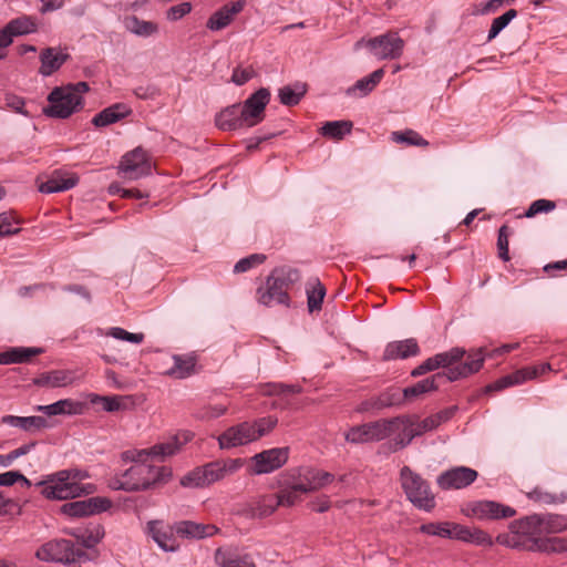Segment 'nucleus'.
<instances>
[{"instance_id":"obj_13","label":"nucleus","mask_w":567,"mask_h":567,"mask_svg":"<svg viewBox=\"0 0 567 567\" xmlns=\"http://www.w3.org/2000/svg\"><path fill=\"white\" fill-rule=\"evenodd\" d=\"M290 474H295V481L299 484V489L306 493L318 491L333 481L331 473L312 467H299L291 471Z\"/></svg>"},{"instance_id":"obj_51","label":"nucleus","mask_w":567,"mask_h":567,"mask_svg":"<svg viewBox=\"0 0 567 567\" xmlns=\"http://www.w3.org/2000/svg\"><path fill=\"white\" fill-rule=\"evenodd\" d=\"M20 221L11 212L0 214V237L17 235L21 231L20 227H16Z\"/></svg>"},{"instance_id":"obj_58","label":"nucleus","mask_w":567,"mask_h":567,"mask_svg":"<svg viewBox=\"0 0 567 567\" xmlns=\"http://www.w3.org/2000/svg\"><path fill=\"white\" fill-rule=\"evenodd\" d=\"M107 334L115 339L127 341L131 343H136V344L142 343L144 340L143 333H132V332H128L125 329L120 328V327L111 328L110 331L107 332Z\"/></svg>"},{"instance_id":"obj_12","label":"nucleus","mask_w":567,"mask_h":567,"mask_svg":"<svg viewBox=\"0 0 567 567\" xmlns=\"http://www.w3.org/2000/svg\"><path fill=\"white\" fill-rule=\"evenodd\" d=\"M217 441L220 450H230L252 443L257 439L250 422L245 421L228 427L217 437Z\"/></svg>"},{"instance_id":"obj_59","label":"nucleus","mask_w":567,"mask_h":567,"mask_svg":"<svg viewBox=\"0 0 567 567\" xmlns=\"http://www.w3.org/2000/svg\"><path fill=\"white\" fill-rule=\"evenodd\" d=\"M280 506L277 504V496H264L259 499L256 511L260 517H266L271 515L276 508Z\"/></svg>"},{"instance_id":"obj_45","label":"nucleus","mask_w":567,"mask_h":567,"mask_svg":"<svg viewBox=\"0 0 567 567\" xmlns=\"http://www.w3.org/2000/svg\"><path fill=\"white\" fill-rule=\"evenodd\" d=\"M391 138L393 142L399 144H408L412 146L426 147L429 142L423 138L417 132L413 130L395 131L392 132Z\"/></svg>"},{"instance_id":"obj_63","label":"nucleus","mask_w":567,"mask_h":567,"mask_svg":"<svg viewBox=\"0 0 567 567\" xmlns=\"http://www.w3.org/2000/svg\"><path fill=\"white\" fill-rule=\"evenodd\" d=\"M254 74L255 72L251 68H236L233 71L231 82H234L236 85H244L254 76Z\"/></svg>"},{"instance_id":"obj_31","label":"nucleus","mask_w":567,"mask_h":567,"mask_svg":"<svg viewBox=\"0 0 567 567\" xmlns=\"http://www.w3.org/2000/svg\"><path fill=\"white\" fill-rule=\"evenodd\" d=\"M174 364L165 373L175 379H186L196 372L197 359L193 354H174Z\"/></svg>"},{"instance_id":"obj_60","label":"nucleus","mask_w":567,"mask_h":567,"mask_svg":"<svg viewBox=\"0 0 567 567\" xmlns=\"http://www.w3.org/2000/svg\"><path fill=\"white\" fill-rule=\"evenodd\" d=\"M73 381V375L69 371L63 370H54L49 372V383L50 386L58 388V386H65Z\"/></svg>"},{"instance_id":"obj_37","label":"nucleus","mask_w":567,"mask_h":567,"mask_svg":"<svg viewBox=\"0 0 567 567\" xmlns=\"http://www.w3.org/2000/svg\"><path fill=\"white\" fill-rule=\"evenodd\" d=\"M302 494L307 493L299 489V484L295 481V474H290V481L276 495L277 504L286 507L293 506L301 501Z\"/></svg>"},{"instance_id":"obj_11","label":"nucleus","mask_w":567,"mask_h":567,"mask_svg":"<svg viewBox=\"0 0 567 567\" xmlns=\"http://www.w3.org/2000/svg\"><path fill=\"white\" fill-rule=\"evenodd\" d=\"M270 101V92L266 87H260L252 93L241 106V121L246 127H252L265 118V109Z\"/></svg>"},{"instance_id":"obj_53","label":"nucleus","mask_w":567,"mask_h":567,"mask_svg":"<svg viewBox=\"0 0 567 567\" xmlns=\"http://www.w3.org/2000/svg\"><path fill=\"white\" fill-rule=\"evenodd\" d=\"M462 530L465 532L464 538H458L457 540L468 542L476 545H487L491 546L493 544L491 536L481 530V529H471L462 525Z\"/></svg>"},{"instance_id":"obj_19","label":"nucleus","mask_w":567,"mask_h":567,"mask_svg":"<svg viewBox=\"0 0 567 567\" xmlns=\"http://www.w3.org/2000/svg\"><path fill=\"white\" fill-rule=\"evenodd\" d=\"M172 529L178 537L185 539L199 540L212 537L220 532V529L213 524H202L193 520L176 522Z\"/></svg>"},{"instance_id":"obj_9","label":"nucleus","mask_w":567,"mask_h":567,"mask_svg":"<svg viewBox=\"0 0 567 567\" xmlns=\"http://www.w3.org/2000/svg\"><path fill=\"white\" fill-rule=\"evenodd\" d=\"M363 44L367 45L379 60L398 59L401 56L404 48V41L396 32H386L367 41L361 39L354 44V49L358 50Z\"/></svg>"},{"instance_id":"obj_25","label":"nucleus","mask_w":567,"mask_h":567,"mask_svg":"<svg viewBox=\"0 0 567 567\" xmlns=\"http://www.w3.org/2000/svg\"><path fill=\"white\" fill-rule=\"evenodd\" d=\"M420 532L426 535L439 536L450 539H458L465 537L462 525L456 523H427L420 526Z\"/></svg>"},{"instance_id":"obj_5","label":"nucleus","mask_w":567,"mask_h":567,"mask_svg":"<svg viewBox=\"0 0 567 567\" xmlns=\"http://www.w3.org/2000/svg\"><path fill=\"white\" fill-rule=\"evenodd\" d=\"M37 558L43 561L60 563L76 567L87 558L86 553L69 539H54L43 544L35 553Z\"/></svg>"},{"instance_id":"obj_56","label":"nucleus","mask_w":567,"mask_h":567,"mask_svg":"<svg viewBox=\"0 0 567 567\" xmlns=\"http://www.w3.org/2000/svg\"><path fill=\"white\" fill-rule=\"evenodd\" d=\"M301 388L299 385H287L284 383H268L262 386V393L265 395H277L287 393H299Z\"/></svg>"},{"instance_id":"obj_27","label":"nucleus","mask_w":567,"mask_h":567,"mask_svg":"<svg viewBox=\"0 0 567 567\" xmlns=\"http://www.w3.org/2000/svg\"><path fill=\"white\" fill-rule=\"evenodd\" d=\"M524 548L532 551L560 554L567 551V539L557 536L545 538H530L528 540V544L524 545Z\"/></svg>"},{"instance_id":"obj_38","label":"nucleus","mask_w":567,"mask_h":567,"mask_svg":"<svg viewBox=\"0 0 567 567\" xmlns=\"http://www.w3.org/2000/svg\"><path fill=\"white\" fill-rule=\"evenodd\" d=\"M124 27L128 32L143 38L152 37L158 32L157 23L141 20L136 16L126 17Z\"/></svg>"},{"instance_id":"obj_6","label":"nucleus","mask_w":567,"mask_h":567,"mask_svg":"<svg viewBox=\"0 0 567 567\" xmlns=\"http://www.w3.org/2000/svg\"><path fill=\"white\" fill-rule=\"evenodd\" d=\"M401 423L400 417L381 419L351 427L344 437L347 442L353 444L379 442L396 432Z\"/></svg>"},{"instance_id":"obj_54","label":"nucleus","mask_w":567,"mask_h":567,"mask_svg":"<svg viewBox=\"0 0 567 567\" xmlns=\"http://www.w3.org/2000/svg\"><path fill=\"white\" fill-rule=\"evenodd\" d=\"M266 260V256L264 254H252L248 257L241 258L234 266V272L240 274L248 271L249 269L261 265Z\"/></svg>"},{"instance_id":"obj_28","label":"nucleus","mask_w":567,"mask_h":567,"mask_svg":"<svg viewBox=\"0 0 567 567\" xmlns=\"http://www.w3.org/2000/svg\"><path fill=\"white\" fill-rule=\"evenodd\" d=\"M147 530L154 542L164 551H175L178 549V544L173 535L175 532L172 529V526L169 528H163L159 526V522L152 520L147 523Z\"/></svg>"},{"instance_id":"obj_40","label":"nucleus","mask_w":567,"mask_h":567,"mask_svg":"<svg viewBox=\"0 0 567 567\" xmlns=\"http://www.w3.org/2000/svg\"><path fill=\"white\" fill-rule=\"evenodd\" d=\"M37 30V23L31 17H20L11 20L2 31L13 40V37L23 35Z\"/></svg>"},{"instance_id":"obj_18","label":"nucleus","mask_w":567,"mask_h":567,"mask_svg":"<svg viewBox=\"0 0 567 567\" xmlns=\"http://www.w3.org/2000/svg\"><path fill=\"white\" fill-rule=\"evenodd\" d=\"M256 296L258 302L266 307L280 305L289 308L291 305L289 293L278 286L275 280H271L269 276L266 278L265 285L257 289Z\"/></svg>"},{"instance_id":"obj_48","label":"nucleus","mask_w":567,"mask_h":567,"mask_svg":"<svg viewBox=\"0 0 567 567\" xmlns=\"http://www.w3.org/2000/svg\"><path fill=\"white\" fill-rule=\"evenodd\" d=\"M517 11L515 9H509L502 16L495 18L492 22L491 29L488 31L487 41L496 38L502 30H504L508 23L516 18Z\"/></svg>"},{"instance_id":"obj_35","label":"nucleus","mask_w":567,"mask_h":567,"mask_svg":"<svg viewBox=\"0 0 567 567\" xmlns=\"http://www.w3.org/2000/svg\"><path fill=\"white\" fill-rule=\"evenodd\" d=\"M383 75H384V70L382 68L375 70L370 75L358 80L354 83V85L350 86L347 90V94L348 95H357V92H359V96L368 95L381 82Z\"/></svg>"},{"instance_id":"obj_36","label":"nucleus","mask_w":567,"mask_h":567,"mask_svg":"<svg viewBox=\"0 0 567 567\" xmlns=\"http://www.w3.org/2000/svg\"><path fill=\"white\" fill-rule=\"evenodd\" d=\"M271 280H275L278 286H280L284 290L288 292V289L293 284L298 282L301 279V274L297 268L291 266H280L276 267L268 275Z\"/></svg>"},{"instance_id":"obj_30","label":"nucleus","mask_w":567,"mask_h":567,"mask_svg":"<svg viewBox=\"0 0 567 567\" xmlns=\"http://www.w3.org/2000/svg\"><path fill=\"white\" fill-rule=\"evenodd\" d=\"M216 125L223 131H235L241 127H246V123L241 121L240 104H233L224 109L216 116Z\"/></svg>"},{"instance_id":"obj_41","label":"nucleus","mask_w":567,"mask_h":567,"mask_svg":"<svg viewBox=\"0 0 567 567\" xmlns=\"http://www.w3.org/2000/svg\"><path fill=\"white\" fill-rule=\"evenodd\" d=\"M87 399L92 404H101L106 412H116L126 408L127 396L111 395L103 396L95 393L87 394Z\"/></svg>"},{"instance_id":"obj_20","label":"nucleus","mask_w":567,"mask_h":567,"mask_svg":"<svg viewBox=\"0 0 567 567\" xmlns=\"http://www.w3.org/2000/svg\"><path fill=\"white\" fill-rule=\"evenodd\" d=\"M473 515L480 519H499L513 517L516 511L494 501H480L472 506Z\"/></svg>"},{"instance_id":"obj_15","label":"nucleus","mask_w":567,"mask_h":567,"mask_svg":"<svg viewBox=\"0 0 567 567\" xmlns=\"http://www.w3.org/2000/svg\"><path fill=\"white\" fill-rule=\"evenodd\" d=\"M288 456L289 447H274L257 453L252 457L255 463L254 473L266 474L274 472L287 463Z\"/></svg>"},{"instance_id":"obj_42","label":"nucleus","mask_w":567,"mask_h":567,"mask_svg":"<svg viewBox=\"0 0 567 567\" xmlns=\"http://www.w3.org/2000/svg\"><path fill=\"white\" fill-rule=\"evenodd\" d=\"M215 560L219 567H256L247 556L240 558L223 548L216 549Z\"/></svg>"},{"instance_id":"obj_22","label":"nucleus","mask_w":567,"mask_h":567,"mask_svg":"<svg viewBox=\"0 0 567 567\" xmlns=\"http://www.w3.org/2000/svg\"><path fill=\"white\" fill-rule=\"evenodd\" d=\"M86 409L87 404L85 402L75 401L72 399H63L52 404L37 406V411L43 412L48 416L62 414L81 415L86 411Z\"/></svg>"},{"instance_id":"obj_33","label":"nucleus","mask_w":567,"mask_h":567,"mask_svg":"<svg viewBox=\"0 0 567 567\" xmlns=\"http://www.w3.org/2000/svg\"><path fill=\"white\" fill-rule=\"evenodd\" d=\"M435 422H436V419H433L432 415L425 417L422 421L412 420L410 417L409 439L396 440V442L394 444V446H395L394 451L404 449L412 442V440L414 437L420 436L427 431H432V430L436 429Z\"/></svg>"},{"instance_id":"obj_29","label":"nucleus","mask_w":567,"mask_h":567,"mask_svg":"<svg viewBox=\"0 0 567 567\" xmlns=\"http://www.w3.org/2000/svg\"><path fill=\"white\" fill-rule=\"evenodd\" d=\"M131 113L132 110L127 104L115 103L97 113L93 117L92 123L97 127L107 126L128 116Z\"/></svg>"},{"instance_id":"obj_2","label":"nucleus","mask_w":567,"mask_h":567,"mask_svg":"<svg viewBox=\"0 0 567 567\" xmlns=\"http://www.w3.org/2000/svg\"><path fill=\"white\" fill-rule=\"evenodd\" d=\"M465 354L466 351L463 348L455 347L449 351L434 355L437 369H445V371L436 373L446 377L444 384L467 378L468 375L480 371L485 360V349L478 348L471 350L467 353L466 360L461 362Z\"/></svg>"},{"instance_id":"obj_8","label":"nucleus","mask_w":567,"mask_h":567,"mask_svg":"<svg viewBox=\"0 0 567 567\" xmlns=\"http://www.w3.org/2000/svg\"><path fill=\"white\" fill-rule=\"evenodd\" d=\"M41 487V494L48 499H69L91 494L92 488L79 487L75 483H70L66 471H59L48 475L45 480L37 483Z\"/></svg>"},{"instance_id":"obj_24","label":"nucleus","mask_w":567,"mask_h":567,"mask_svg":"<svg viewBox=\"0 0 567 567\" xmlns=\"http://www.w3.org/2000/svg\"><path fill=\"white\" fill-rule=\"evenodd\" d=\"M420 353V348L415 339L410 338L401 341H393L386 344L383 352V360H398L414 357Z\"/></svg>"},{"instance_id":"obj_49","label":"nucleus","mask_w":567,"mask_h":567,"mask_svg":"<svg viewBox=\"0 0 567 567\" xmlns=\"http://www.w3.org/2000/svg\"><path fill=\"white\" fill-rule=\"evenodd\" d=\"M231 21L233 19L228 13V9L221 7L210 16V18L207 20L206 27L212 31H219L228 27Z\"/></svg>"},{"instance_id":"obj_57","label":"nucleus","mask_w":567,"mask_h":567,"mask_svg":"<svg viewBox=\"0 0 567 567\" xmlns=\"http://www.w3.org/2000/svg\"><path fill=\"white\" fill-rule=\"evenodd\" d=\"M508 237H509V228L507 225H503L498 229V237H497V249H498V257L504 260H509L508 255Z\"/></svg>"},{"instance_id":"obj_32","label":"nucleus","mask_w":567,"mask_h":567,"mask_svg":"<svg viewBox=\"0 0 567 567\" xmlns=\"http://www.w3.org/2000/svg\"><path fill=\"white\" fill-rule=\"evenodd\" d=\"M79 182L75 175L54 173L47 182L39 185V190L45 194L64 192L73 188Z\"/></svg>"},{"instance_id":"obj_43","label":"nucleus","mask_w":567,"mask_h":567,"mask_svg":"<svg viewBox=\"0 0 567 567\" xmlns=\"http://www.w3.org/2000/svg\"><path fill=\"white\" fill-rule=\"evenodd\" d=\"M352 130V122L350 121H331L324 123L320 128V133L332 140H342L347 134H350Z\"/></svg>"},{"instance_id":"obj_50","label":"nucleus","mask_w":567,"mask_h":567,"mask_svg":"<svg viewBox=\"0 0 567 567\" xmlns=\"http://www.w3.org/2000/svg\"><path fill=\"white\" fill-rule=\"evenodd\" d=\"M249 422L255 430L256 439L259 440L260 437L269 434L276 427L278 419L269 415Z\"/></svg>"},{"instance_id":"obj_39","label":"nucleus","mask_w":567,"mask_h":567,"mask_svg":"<svg viewBox=\"0 0 567 567\" xmlns=\"http://www.w3.org/2000/svg\"><path fill=\"white\" fill-rule=\"evenodd\" d=\"M1 423L19 427L23 431L40 430L47 426V420L42 416H16L4 415Z\"/></svg>"},{"instance_id":"obj_1","label":"nucleus","mask_w":567,"mask_h":567,"mask_svg":"<svg viewBox=\"0 0 567 567\" xmlns=\"http://www.w3.org/2000/svg\"><path fill=\"white\" fill-rule=\"evenodd\" d=\"M190 439L188 433L174 436L171 441L159 443L151 449L140 451H125L122 454L123 460L134 462L135 464L114 477L110 486L114 489L126 492L145 491L155 487L158 484L166 483L172 472L166 466H154L146 464L148 456L163 461L166 456L174 455L182 444Z\"/></svg>"},{"instance_id":"obj_23","label":"nucleus","mask_w":567,"mask_h":567,"mask_svg":"<svg viewBox=\"0 0 567 567\" xmlns=\"http://www.w3.org/2000/svg\"><path fill=\"white\" fill-rule=\"evenodd\" d=\"M70 55L62 52L58 48H45L40 53L41 66L39 73L43 76H50L58 71L68 60Z\"/></svg>"},{"instance_id":"obj_3","label":"nucleus","mask_w":567,"mask_h":567,"mask_svg":"<svg viewBox=\"0 0 567 567\" xmlns=\"http://www.w3.org/2000/svg\"><path fill=\"white\" fill-rule=\"evenodd\" d=\"M89 90L86 82L54 87L48 95L50 104L43 109L44 114L54 118H68L82 107V95Z\"/></svg>"},{"instance_id":"obj_4","label":"nucleus","mask_w":567,"mask_h":567,"mask_svg":"<svg viewBox=\"0 0 567 567\" xmlns=\"http://www.w3.org/2000/svg\"><path fill=\"white\" fill-rule=\"evenodd\" d=\"M244 465L241 458H227L209 462L198 466L182 477L184 487L202 488L217 483L227 476L235 474Z\"/></svg>"},{"instance_id":"obj_47","label":"nucleus","mask_w":567,"mask_h":567,"mask_svg":"<svg viewBox=\"0 0 567 567\" xmlns=\"http://www.w3.org/2000/svg\"><path fill=\"white\" fill-rule=\"evenodd\" d=\"M104 537V528L101 525H94L76 535L79 542L86 548L97 545Z\"/></svg>"},{"instance_id":"obj_7","label":"nucleus","mask_w":567,"mask_h":567,"mask_svg":"<svg viewBox=\"0 0 567 567\" xmlns=\"http://www.w3.org/2000/svg\"><path fill=\"white\" fill-rule=\"evenodd\" d=\"M401 486L408 499L416 507L431 512L435 507L434 495L429 484L409 466H403L400 472Z\"/></svg>"},{"instance_id":"obj_61","label":"nucleus","mask_w":567,"mask_h":567,"mask_svg":"<svg viewBox=\"0 0 567 567\" xmlns=\"http://www.w3.org/2000/svg\"><path fill=\"white\" fill-rule=\"evenodd\" d=\"M33 446L34 443L25 444L20 446L19 449L11 451L8 454H0V465L3 467L10 466L14 460L29 453Z\"/></svg>"},{"instance_id":"obj_64","label":"nucleus","mask_w":567,"mask_h":567,"mask_svg":"<svg viewBox=\"0 0 567 567\" xmlns=\"http://www.w3.org/2000/svg\"><path fill=\"white\" fill-rule=\"evenodd\" d=\"M190 10H192V4L189 2H183V3H179L177 6L169 8V10L167 12V18L173 21H176V20L182 19L187 13H189Z\"/></svg>"},{"instance_id":"obj_21","label":"nucleus","mask_w":567,"mask_h":567,"mask_svg":"<svg viewBox=\"0 0 567 567\" xmlns=\"http://www.w3.org/2000/svg\"><path fill=\"white\" fill-rule=\"evenodd\" d=\"M544 517L539 515H532L524 517L522 519L515 520L511 523V530L516 535L513 537V540L508 543L512 547H523L524 544H520L516 538L518 536H534L543 529Z\"/></svg>"},{"instance_id":"obj_17","label":"nucleus","mask_w":567,"mask_h":567,"mask_svg":"<svg viewBox=\"0 0 567 567\" xmlns=\"http://www.w3.org/2000/svg\"><path fill=\"white\" fill-rule=\"evenodd\" d=\"M110 499L104 497H92L83 501L65 503L61 506V513L70 517H83L102 513L111 507Z\"/></svg>"},{"instance_id":"obj_34","label":"nucleus","mask_w":567,"mask_h":567,"mask_svg":"<svg viewBox=\"0 0 567 567\" xmlns=\"http://www.w3.org/2000/svg\"><path fill=\"white\" fill-rule=\"evenodd\" d=\"M306 295L309 312L320 311L326 296V288L318 278L313 277L307 281Z\"/></svg>"},{"instance_id":"obj_52","label":"nucleus","mask_w":567,"mask_h":567,"mask_svg":"<svg viewBox=\"0 0 567 567\" xmlns=\"http://www.w3.org/2000/svg\"><path fill=\"white\" fill-rule=\"evenodd\" d=\"M405 401L403 398V391L399 390H389L379 395L375 402V406L378 409L389 408L393 405H400Z\"/></svg>"},{"instance_id":"obj_46","label":"nucleus","mask_w":567,"mask_h":567,"mask_svg":"<svg viewBox=\"0 0 567 567\" xmlns=\"http://www.w3.org/2000/svg\"><path fill=\"white\" fill-rule=\"evenodd\" d=\"M306 91L305 84H297L295 87L286 85L279 90L280 102L287 106L297 105L306 94Z\"/></svg>"},{"instance_id":"obj_44","label":"nucleus","mask_w":567,"mask_h":567,"mask_svg":"<svg viewBox=\"0 0 567 567\" xmlns=\"http://www.w3.org/2000/svg\"><path fill=\"white\" fill-rule=\"evenodd\" d=\"M42 352L43 350L41 348L23 347L10 348L7 351H4L7 364L29 362L32 357L38 355Z\"/></svg>"},{"instance_id":"obj_16","label":"nucleus","mask_w":567,"mask_h":567,"mask_svg":"<svg viewBox=\"0 0 567 567\" xmlns=\"http://www.w3.org/2000/svg\"><path fill=\"white\" fill-rule=\"evenodd\" d=\"M477 472L471 467L456 466L443 472L437 477V485L442 489H460L467 487L477 478Z\"/></svg>"},{"instance_id":"obj_55","label":"nucleus","mask_w":567,"mask_h":567,"mask_svg":"<svg viewBox=\"0 0 567 567\" xmlns=\"http://www.w3.org/2000/svg\"><path fill=\"white\" fill-rule=\"evenodd\" d=\"M556 203L549 199H537L530 204L528 209L525 212L524 217L532 218L540 213H549L554 210Z\"/></svg>"},{"instance_id":"obj_62","label":"nucleus","mask_w":567,"mask_h":567,"mask_svg":"<svg viewBox=\"0 0 567 567\" xmlns=\"http://www.w3.org/2000/svg\"><path fill=\"white\" fill-rule=\"evenodd\" d=\"M17 482H22L23 485L30 486L31 482L23 476L20 472L10 471L6 473H0V485L1 486H11Z\"/></svg>"},{"instance_id":"obj_14","label":"nucleus","mask_w":567,"mask_h":567,"mask_svg":"<svg viewBox=\"0 0 567 567\" xmlns=\"http://www.w3.org/2000/svg\"><path fill=\"white\" fill-rule=\"evenodd\" d=\"M548 370H550L549 363H544L538 367L523 368V369L517 370L511 374L502 377L501 379L496 380L495 382L486 385L485 391L486 392L501 391L508 386L520 384L527 380L535 379L539 374H543Z\"/></svg>"},{"instance_id":"obj_26","label":"nucleus","mask_w":567,"mask_h":567,"mask_svg":"<svg viewBox=\"0 0 567 567\" xmlns=\"http://www.w3.org/2000/svg\"><path fill=\"white\" fill-rule=\"evenodd\" d=\"M445 379L446 377L443 374H433L426 379H423L412 386L404 388L403 398H405V401H412L422 394L435 391L442 384H444Z\"/></svg>"},{"instance_id":"obj_10","label":"nucleus","mask_w":567,"mask_h":567,"mask_svg":"<svg viewBox=\"0 0 567 567\" xmlns=\"http://www.w3.org/2000/svg\"><path fill=\"white\" fill-rule=\"evenodd\" d=\"M118 168L125 178L134 181L150 175L152 163L147 153L138 146L122 157Z\"/></svg>"}]
</instances>
